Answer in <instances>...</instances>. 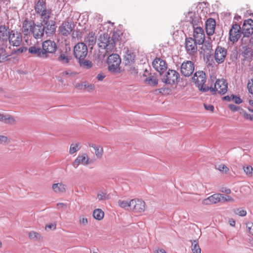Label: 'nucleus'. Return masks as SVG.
Here are the masks:
<instances>
[{"label": "nucleus", "instance_id": "obj_1", "mask_svg": "<svg viewBox=\"0 0 253 253\" xmlns=\"http://www.w3.org/2000/svg\"><path fill=\"white\" fill-rule=\"evenodd\" d=\"M108 65V70L114 75H118L124 70L120 67L121 59L119 54L113 53L110 55L106 61Z\"/></svg>", "mask_w": 253, "mask_h": 253}, {"label": "nucleus", "instance_id": "obj_2", "mask_svg": "<svg viewBox=\"0 0 253 253\" xmlns=\"http://www.w3.org/2000/svg\"><path fill=\"white\" fill-rule=\"evenodd\" d=\"M180 81V75L175 70L169 69L161 79V81L166 84H176Z\"/></svg>", "mask_w": 253, "mask_h": 253}, {"label": "nucleus", "instance_id": "obj_3", "mask_svg": "<svg viewBox=\"0 0 253 253\" xmlns=\"http://www.w3.org/2000/svg\"><path fill=\"white\" fill-rule=\"evenodd\" d=\"M42 22L45 34L47 37H52L55 35L56 30V22L53 20L49 19V17H44V19L40 20Z\"/></svg>", "mask_w": 253, "mask_h": 253}, {"label": "nucleus", "instance_id": "obj_4", "mask_svg": "<svg viewBox=\"0 0 253 253\" xmlns=\"http://www.w3.org/2000/svg\"><path fill=\"white\" fill-rule=\"evenodd\" d=\"M35 10L36 12L41 16V20L44 19V17H49V19L50 18L51 14V10L47 9L46 6V3L45 1L42 0H39L35 4Z\"/></svg>", "mask_w": 253, "mask_h": 253}, {"label": "nucleus", "instance_id": "obj_5", "mask_svg": "<svg viewBox=\"0 0 253 253\" xmlns=\"http://www.w3.org/2000/svg\"><path fill=\"white\" fill-rule=\"evenodd\" d=\"M42 45V53H43L45 59L49 57V53H54L57 49V46L55 42L50 40H46L43 41Z\"/></svg>", "mask_w": 253, "mask_h": 253}, {"label": "nucleus", "instance_id": "obj_6", "mask_svg": "<svg viewBox=\"0 0 253 253\" xmlns=\"http://www.w3.org/2000/svg\"><path fill=\"white\" fill-rule=\"evenodd\" d=\"M242 34L240 25L234 21L229 31V40L233 43L236 42L241 37Z\"/></svg>", "mask_w": 253, "mask_h": 253}, {"label": "nucleus", "instance_id": "obj_7", "mask_svg": "<svg viewBox=\"0 0 253 253\" xmlns=\"http://www.w3.org/2000/svg\"><path fill=\"white\" fill-rule=\"evenodd\" d=\"M30 31L35 39H41L44 36L45 34L44 31V29L43 27L42 21L37 22V23L34 22H32V24L30 25Z\"/></svg>", "mask_w": 253, "mask_h": 253}, {"label": "nucleus", "instance_id": "obj_8", "mask_svg": "<svg viewBox=\"0 0 253 253\" xmlns=\"http://www.w3.org/2000/svg\"><path fill=\"white\" fill-rule=\"evenodd\" d=\"M185 21L191 24L193 28L203 25L201 17L195 11H189L185 14Z\"/></svg>", "mask_w": 253, "mask_h": 253}, {"label": "nucleus", "instance_id": "obj_9", "mask_svg": "<svg viewBox=\"0 0 253 253\" xmlns=\"http://www.w3.org/2000/svg\"><path fill=\"white\" fill-rule=\"evenodd\" d=\"M87 53V47L86 44L84 42H78L74 47L73 54L77 60L82 58L86 57Z\"/></svg>", "mask_w": 253, "mask_h": 253}, {"label": "nucleus", "instance_id": "obj_10", "mask_svg": "<svg viewBox=\"0 0 253 253\" xmlns=\"http://www.w3.org/2000/svg\"><path fill=\"white\" fill-rule=\"evenodd\" d=\"M203 43L198 42L194 38H186L185 46L187 52L190 55L194 54L197 51V44L201 45Z\"/></svg>", "mask_w": 253, "mask_h": 253}, {"label": "nucleus", "instance_id": "obj_11", "mask_svg": "<svg viewBox=\"0 0 253 253\" xmlns=\"http://www.w3.org/2000/svg\"><path fill=\"white\" fill-rule=\"evenodd\" d=\"M207 77L205 72L203 71H199L196 72L193 77L192 78V80L194 82L196 86L198 87L199 90L201 86H205V83L206 82Z\"/></svg>", "mask_w": 253, "mask_h": 253}, {"label": "nucleus", "instance_id": "obj_12", "mask_svg": "<svg viewBox=\"0 0 253 253\" xmlns=\"http://www.w3.org/2000/svg\"><path fill=\"white\" fill-rule=\"evenodd\" d=\"M244 37L249 38L253 33V20L249 18L245 20L241 28Z\"/></svg>", "mask_w": 253, "mask_h": 253}, {"label": "nucleus", "instance_id": "obj_13", "mask_svg": "<svg viewBox=\"0 0 253 253\" xmlns=\"http://www.w3.org/2000/svg\"><path fill=\"white\" fill-rule=\"evenodd\" d=\"M152 66L162 76L168 68V64L165 60L156 57L152 62Z\"/></svg>", "mask_w": 253, "mask_h": 253}, {"label": "nucleus", "instance_id": "obj_14", "mask_svg": "<svg viewBox=\"0 0 253 253\" xmlns=\"http://www.w3.org/2000/svg\"><path fill=\"white\" fill-rule=\"evenodd\" d=\"M194 71V64L189 60H187L182 63L180 68V72L184 77H189L192 75Z\"/></svg>", "mask_w": 253, "mask_h": 253}, {"label": "nucleus", "instance_id": "obj_15", "mask_svg": "<svg viewBox=\"0 0 253 253\" xmlns=\"http://www.w3.org/2000/svg\"><path fill=\"white\" fill-rule=\"evenodd\" d=\"M227 49L223 47L218 45L214 53V59L218 64L222 63L227 55Z\"/></svg>", "mask_w": 253, "mask_h": 253}, {"label": "nucleus", "instance_id": "obj_16", "mask_svg": "<svg viewBox=\"0 0 253 253\" xmlns=\"http://www.w3.org/2000/svg\"><path fill=\"white\" fill-rule=\"evenodd\" d=\"M98 40L99 41V43H98L99 47L103 49H110V50L113 49L111 48V41H110V37H109L108 33H104L102 35H100Z\"/></svg>", "mask_w": 253, "mask_h": 253}, {"label": "nucleus", "instance_id": "obj_17", "mask_svg": "<svg viewBox=\"0 0 253 253\" xmlns=\"http://www.w3.org/2000/svg\"><path fill=\"white\" fill-rule=\"evenodd\" d=\"M145 203L144 201L139 199L131 200V207L134 212H141L145 211Z\"/></svg>", "mask_w": 253, "mask_h": 253}, {"label": "nucleus", "instance_id": "obj_18", "mask_svg": "<svg viewBox=\"0 0 253 253\" xmlns=\"http://www.w3.org/2000/svg\"><path fill=\"white\" fill-rule=\"evenodd\" d=\"M193 38L195 39L196 41H198V42L203 43L205 39V35L201 26L193 28Z\"/></svg>", "mask_w": 253, "mask_h": 253}, {"label": "nucleus", "instance_id": "obj_19", "mask_svg": "<svg viewBox=\"0 0 253 253\" xmlns=\"http://www.w3.org/2000/svg\"><path fill=\"white\" fill-rule=\"evenodd\" d=\"M216 26L215 20L212 18H208L205 23V30L207 34L209 36L213 35Z\"/></svg>", "mask_w": 253, "mask_h": 253}, {"label": "nucleus", "instance_id": "obj_20", "mask_svg": "<svg viewBox=\"0 0 253 253\" xmlns=\"http://www.w3.org/2000/svg\"><path fill=\"white\" fill-rule=\"evenodd\" d=\"M10 31L9 27L5 25L0 26V41L1 42H6L8 40L9 43H11V37L9 35Z\"/></svg>", "mask_w": 253, "mask_h": 253}, {"label": "nucleus", "instance_id": "obj_21", "mask_svg": "<svg viewBox=\"0 0 253 253\" xmlns=\"http://www.w3.org/2000/svg\"><path fill=\"white\" fill-rule=\"evenodd\" d=\"M222 194H214L212 195L205 199L202 201L204 205H209L212 204H216L221 201Z\"/></svg>", "mask_w": 253, "mask_h": 253}, {"label": "nucleus", "instance_id": "obj_22", "mask_svg": "<svg viewBox=\"0 0 253 253\" xmlns=\"http://www.w3.org/2000/svg\"><path fill=\"white\" fill-rule=\"evenodd\" d=\"M242 49L243 50L240 54L244 57L242 61L245 62L246 60H252L253 56V49L247 45L243 46Z\"/></svg>", "mask_w": 253, "mask_h": 253}, {"label": "nucleus", "instance_id": "obj_23", "mask_svg": "<svg viewBox=\"0 0 253 253\" xmlns=\"http://www.w3.org/2000/svg\"><path fill=\"white\" fill-rule=\"evenodd\" d=\"M91 161H89L87 156L84 154L82 155H79L77 158L75 160L73 163V166L75 168H77L79 165L83 164L84 165H87L90 164Z\"/></svg>", "mask_w": 253, "mask_h": 253}, {"label": "nucleus", "instance_id": "obj_24", "mask_svg": "<svg viewBox=\"0 0 253 253\" xmlns=\"http://www.w3.org/2000/svg\"><path fill=\"white\" fill-rule=\"evenodd\" d=\"M215 86H218V88H220L217 91L219 94L223 95L226 93L228 88V84L226 80L224 79L216 80L215 83Z\"/></svg>", "mask_w": 253, "mask_h": 253}, {"label": "nucleus", "instance_id": "obj_25", "mask_svg": "<svg viewBox=\"0 0 253 253\" xmlns=\"http://www.w3.org/2000/svg\"><path fill=\"white\" fill-rule=\"evenodd\" d=\"M135 54L127 48L124 55L125 65H129L132 63H134L135 62Z\"/></svg>", "mask_w": 253, "mask_h": 253}, {"label": "nucleus", "instance_id": "obj_26", "mask_svg": "<svg viewBox=\"0 0 253 253\" xmlns=\"http://www.w3.org/2000/svg\"><path fill=\"white\" fill-rule=\"evenodd\" d=\"M28 52L30 54L36 55L39 58L45 59L43 53H42V48L39 46H37L35 45L30 46L28 48Z\"/></svg>", "mask_w": 253, "mask_h": 253}, {"label": "nucleus", "instance_id": "obj_27", "mask_svg": "<svg viewBox=\"0 0 253 253\" xmlns=\"http://www.w3.org/2000/svg\"><path fill=\"white\" fill-rule=\"evenodd\" d=\"M85 58L84 57L77 60L80 66L85 69H91L93 67L92 62L88 59H85Z\"/></svg>", "mask_w": 253, "mask_h": 253}, {"label": "nucleus", "instance_id": "obj_28", "mask_svg": "<svg viewBox=\"0 0 253 253\" xmlns=\"http://www.w3.org/2000/svg\"><path fill=\"white\" fill-rule=\"evenodd\" d=\"M149 74L150 76L144 79V82L152 86H157L158 84V80L154 78V77L151 75V73Z\"/></svg>", "mask_w": 253, "mask_h": 253}, {"label": "nucleus", "instance_id": "obj_29", "mask_svg": "<svg viewBox=\"0 0 253 253\" xmlns=\"http://www.w3.org/2000/svg\"><path fill=\"white\" fill-rule=\"evenodd\" d=\"M155 91H159V93L162 95H168L172 93V89L171 87L168 86H163L156 89Z\"/></svg>", "mask_w": 253, "mask_h": 253}, {"label": "nucleus", "instance_id": "obj_30", "mask_svg": "<svg viewBox=\"0 0 253 253\" xmlns=\"http://www.w3.org/2000/svg\"><path fill=\"white\" fill-rule=\"evenodd\" d=\"M69 22L64 21L61 25L59 27V31L61 33V35L64 36H67L69 35L68 30L66 28L67 26H69Z\"/></svg>", "mask_w": 253, "mask_h": 253}, {"label": "nucleus", "instance_id": "obj_31", "mask_svg": "<svg viewBox=\"0 0 253 253\" xmlns=\"http://www.w3.org/2000/svg\"><path fill=\"white\" fill-rule=\"evenodd\" d=\"M85 42L88 43V46H93L96 43V37L92 32H89L88 35L84 39Z\"/></svg>", "mask_w": 253, "mask_h": 253}, {"label": "nucleus", "instance_id": "obj_32", "mask_svg": "<svg viewBox=\"0 0 253 253\" xmlns=\"http://www.w3.org/2000/svg\"><path fill=\"white\" fill-rule=\"evenodd\" d=\"M90 147H92L95 151V153L97 158H101L102 156L103 148L97 146L95 144L90 143L88 144Z\"/></svg>", "mask_w": 253, "mask_h": 253}, {"label": "nucleus", "instance_id": "obj_33", "mask_svg": "<svg viewBox=\"0 0 253 253\" xmlns=\"http://www.w3.org/2000/svg\"><path fill=\"white\" fill-rule=\"evenodd\" d=\"M52 187L55 192L63 193L65 192V185L62 183H54L52 185Z\"/></svg>", "mask_w": 253, "mask_h": 253}, {"label": "nucleus", "instance_id": "obj_34", "mask_svg": "<svg viewBox=\"0 0 253 253\" xmlns=\"http://www.w3.org/2000/svg\"><path fill=\"white\" fill-rule=\"evenodd\" d=\"M92 215L94 218L98 220H100L103 218L104 213L102 210L96 209L93 211Z\"/></svg>", "mask_w": 253, "mask_h": 253}, {"label": "nucleus", "instance_id": "obj_35", "mask_svg": "<svg viewBox=\"0 0 253 253\" xmlns=\"http://www.w3.org/2000/svg\"><path fill=\"white\" fill-rule=\"evenodd\" d=\"M210 90L213 95H215L216 94V92L218 91L216 86L214 85V87H213L211 86H201L200 88V91L202 92H206Z\"/></svg>", "mask_w": 253, "mask_h": 253}, {"label": "nucleus", "instance_id": "obj_36", "mask_svg": "<svg viewBox=\"0 0 253 253\" xmlns=\"http://www.w3.org/2000/svg\"><path fill=\"white\" fill-rule=\"evenodd\" d=\"M191 249L193 253H201V250L199 245L198 241L197 240L192 241Z\"/></svg>", "mask_w": 253, "mask_h": 253}, {"label": "nucleus", "instance_id": "obj_37", "mask_svg": "<svg viewBox=\"0 0 253 253\" xmlns=\"http://www.w3.org/2000/svg\"><path fill=\"white\" fill-rule=\"evenodd\" d=\"M72 59L71 56H67L64 54H61L58 58V61L61 62L63 64H68L70 60Z\"/></svg>", "mask_w": 253, "mask_h": 253}, {"label": "nucleus", "instance_id": "obj_38", "mask_svg": "<svg viewBox=\"0 0 253 253\" xmlns=\"http://www.w3.org/2000/svg\"><path fill=\"white\" fill-rule=\"evenodd\" d=\"M16 39L11 41V43L13 46H19L22 40V35L20 33L16 32Z\"/></svg>", "mask_w": 253, "mask_h": 253}, {"label": "nucleus", "instance_id": "obj_39", "mask_svg": "<svg viewBox=\"0 0 253 253\" xmlns=\"http://www.w3.org/2000/svg\"><path fill=\"white\" fill-rule=\"evenodd\" d=\"M118 205L121 208L128 210L129 208H131V200L129 202L119 200L118 201Z\"/></svg>", "mask_w": 253, "mask_h": 253}, {"label": "nucleus", "instance_id": "obj_40", "mask_svg": "<svg viewBox=\"0 0 253 253\" xmlns=\"http://www.w3.org/2000/svg\"><path fill=\"white\" fill-rule=\"evenodd\" d=\"M121 38L120 36L116 34L115 32H113V34L112 36L111 42V48H114L115 46L116 42L121 40Z\"/></svg>", "mask_w": 253, "mask_h": 253}, {"label": "nucleus", "instance_id": "obj_41", "mask_svg": "<svg viewBox=\"0 0 253 253\" xmlns=\"http://www.w3.org/2000/svg\"><path fill=\"white\" fill-rule=\"evenodd\" d=\"M14 118L11 116L0 114V121H3L4 123H6L7 122H8V123H11L14 122Z\"/></svg>", "mask_w": 253, "mask_h": 253}, {"label": "nucleus", "instance_id": "obj_42", "mask_svg": "<svg viewBox=\"0 0 253 253\" xmlns=\"http://www.w3.org/2000/svg\"><path fill=\"white\" fill-rule=\"evenodd\" d=\"M29 237L30 239L36 241L40 239L41 236L39 233L32 231L29 232Z\"/></svg>", "mask_w": 253, "mask_h": 253}, {"label": "nucleus", "instance_id": "obj_43", "mask_svg": "<svg viewBox=\"0 0 253 253\" xmlns=\"http://www.w3.org/2000/svg\"><path fill=\"white\" fill-rule=\"evenodd\" d=\"M202 45H203V46H204V48L206 51L212 50L211 42L209 41H206L205 40L204 42Z\"/></svg>", "mask_w": 253, "mask_h": 253}, {"label": "nucleus", "instance_id": "obj_44", "mask_svg": "<svg viewBox=\"0 0 253 253\" xmlns=\"http://www.w3.org/2000/svg\"><path fill=\"white\" fill-rule=\"evenodd\" d=\"M232 100L236 104H240L243 102V99L239 95L231 94Z\"/></svg>", "mask_w": 253, "mask_h": 253}, {"label": "nucleus", "instance_id": "obj_45", "mask_svg": "<svg viewBox=\"0 0 253 253\" xmlns=\"http://www.w3.org/2000/svg\"><path fill=\"white\" fill-rule=\"evenodd\" d=\"M234 212L239 216H245L247 214V211L246 210L242 209V208H237L234 210Z\"/></svg>", "mask_w": 253, "mask_h": 253}, {"label": "nucleus", "instance_id": "obj_46", "mask_svg": "<svg viewBox=\"0 0 253 253\" xmlns=\"http://www.w3.org/2000/svg\"><path fill=\"white\" fill-rule=\"evenodd\" d=\"M244 171L246 173V174L249 176H251L253 175V169L251 166H247L246 167H244Z\"/></svg>", "mask_w": 253, "mask_h": 253}, {"label": "nucleus", "instance_id": "obj_47", "mask_svg": "<svg viewBox=\"0 0 253 253\" xmlns=\"http://www.w3.org/2000/svg\"><path fill=\"white\" fill-rule=\"evenodd\" d=\"M27 50H28V48L26 46H22L17 49V50H12V54H21L24 52L26 51Z\"/></svg>", "mask_w": 253, "mask_h": 253}, {"label": "nucleus", "instance_id": "obj_48", "mask_svg": "<svg viewBox=\"0 0 253 253\" xmlns=\"http://www.w3.org/2000/svg\"><path fill=\"white\" fill-rule=\"evenodd\" d=\"M97 198L100 201L105 200L109 199V196L103 192L97 194Z\"/></svg>", "mask_w": 253, "mask_h": 253}, {"label": "nucleus", "instance_id": "obj_49", "mask_svg": "<svg viewBox=\"0 0 253 253\" xmlns=\"http://www.w3.org/2000/svg\"><path fill=\"white\" fill-rule=\"evenodd\" d=\"M228 108L232 112H236L240 109V106H236L233 104H230L228 105Z\"/></svg>", "mask_w": 253, "mask_h": 253}, {"label": "nucleus", "instance_id": "obj_50", "mask_svg": "<svg viewBox=\"0 0 253 253\" xmlns=\"http://www.w3.org/2000/svg\"><path fill=\"white\" fill-rule=\"evenodd\" d=\"M128 72L132 75H136L138 73V70L134 66H130L128 69Z\"/></svg>", "mask_w": 253, "mask_h": 253}, {"label": "nucleus", "instance_id": "obj_51", "mask_svg": "<svg viewBox=\"0 0 253 253\" xmlns=\"http://www.w3.org/2000/svg\"><path fill=\"white\" fill-rule=\"evenodd\" d=\"M204 106L205 109L206 110L210 111L212 112H213L214 111V107L213 105H212L211 104H207L205 103V104H204Z\"/></svg>", "mask_w": 253, "mask_h": 253}, {"label": "nucleus", "instance_id": "obj_52", "mask_svg": "<svg viewBox=\"0 0 253 253\" xmlns=\"http://www.w3.org/2000/svg\"><path fill=\"white\" fill-rule=\"evenodd\" d=\"M78 146V144L76 145L71 144L70 148V153L72 154L77 151V147Z\"/></svg>", "mask_w": 253, "mask_h": 253}, {"label": "nucleus", "instance_id": "obj_53", "mask_svg": "<svg viewBox=\"0 0 253 253\" xmlns=\"http://www.w3.org/2000/svg\"><path fill=\"white\" fill-rule=\"evenodd\" d=\"M32 22H34L32 20H29L27 18H26L23 23V28L22 29H24V28H28L27 27V25L28 24H30V25H31V24H32Z\"/></svg>", "mask_w": 253, "mask_h": 253}, {"label": "nucleus", "instance_id": "obj_54", "mask_svg": "<svg viewBox=\"0 0 253 253\" xmlns=\"http://www.w3.org/2000/svg\"><path fill=\"white\" fill-rule=\"evenodd\" d=\"M249 92L253 94V80H252V83L249 82L247 85Z\"/></svg>", "mask_w": 253, "mask_h": 253}, {"label": "nucleus", "instance_id": "obj_55", "mask_svg": "<svg viewBox=\"0 0 253 253\" xmlns=\"http://www.w3.org/2000/svg\"><path fill=\"white\" fill-rule=\"evenodd\" d=\"M73 35H75L76 38L80 39L82 37L83 32L81 31L80 30L77 29L74 32H73Z\"/></svg>", "mask_w": 253, "mask_h": 253}, {"label": "nucleus", "instance_id": "obj_56", "mask_svg": "<svg viewBox=\"0 0 253 253\" xmlns=\"http://www.w3.org/2000/svg\"><path fill=\"white\" fill-rule=\"evenodd\" d=\"M218 169L220 171L226 172L228 171V168L224 165H220L218 166Z\"/></svg>", "mask_w": 253, "mask_h": 253}, {"label": "nucleus", "instance_id": "obj_57", "mask_svg": "<svg viewBox=\"0 0 253 253\" xmlns=\"http://www.w3.org/2000/svg\"><path fill=\"white\" fill-rule=\"evenodd\" d=\"M8 139L7 136L4 135H0V144L2 143H8Z\"/></svg>", "mask_w": 253, "mask_h": 253}, {"label": "nucleus", "instance_id": "obj_58", "mask_svg": "<svg viewBox=\"0 0 253 253\" xmlns=\"http://www.w3.org/2000/svg\"><path fill=\"white\" fill-rule=\"evenodd\" d=\"M75 24L74 22H69V26H67V28L68 30V32H69V35L73 31L75 28Z\"/></svg>", "mask_w": 253, "mask_h": 253}, {"label": "nucleus", "instance_id": "obj_59", "mask_svg": "<svg viewBox=\"0 0 253 253\" xmlns=\"http://www.w3.org/2000/svg\"><path fill=\"white\" fill-rule=\"evenodd\" d=\"M247 227L248 229V231L250 234L253 235V223L252 222L247 223Z\"/></svg>", "mask_w": 253, "mask_h": 253}, {"label": "nucleus", "instance_id": "obj_60", "mask_svg": "<svg viewBox=\"0 0 253 253\" xmlns=\"http://www.w3.org/2000/svg\"><path fill=\"white\" fill-rule=\"evenodd\" d=\"M223 200L224 202L231 201L234 202V200L229 196H226L224 197L222 194V197H221V201Z\"/></svg>", "mask_w": 253, "mask_h": 253}, {"label": "nucleus", "instance_id": "obj_61", "mask_svg": "<svg viewBox=\"0 0 253 253\" xmlns=\"http://www.w3.org/2000/svg\"><path fill=\"white\" fill-rule=\"evenodd\" d=\"M8 56L9 55H6V54L2 55L1 57H0V63H3L5 61H8L9 60Z\"/></svg>", "mask_w": 253, "mask_h": 253}, {"label": "nucleus", "instance_id": "obj_62", "mask_svg": "<svg viewBox=\"0 0 253 253\" xmlns=\"http://www.w3.org/2000/svg\"><path fill=\"white\" fill-rule=\"evenodd\" d=\"M56 224L55 223H49L48 224H47L46 226H45V229H46L47 228H48V229H50L51 230H54L56 229Z\"/></svg>", "mask_w": 253, "mask_h": 253}, {"label": "nucleus", "instance_id": "obj_63", "mask_svg": "<svg viewBox=\"0 0 253 253\" xmlns=\"http://www.w3.org/2000/svg\"><path fill=\"white\" fill-rule=\"evenodd\" d=\"M222 193H225L227 194H229L231 193V190L229 188H227L226 187H222L220 190Z\"/></svg>", "mask_w": 253, "mask_h": 253}, {"label": "nucleus", "instance_id": "obj_64", "mask_svg": "<svg viewBox=\"0 0 253 253\" xmlns=\"http://www.w3.org/2000/svg\"><path fill=\"white\" fill-rule=\"evenodd\" d=\"M105 78V76L102 73H100L98 74L96 77L98 81H101Z\"/></svg>", "mask_w": 253, "mask_h": 253}]
</instances>
